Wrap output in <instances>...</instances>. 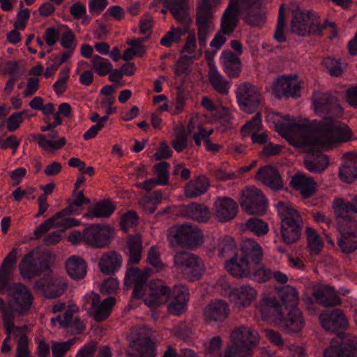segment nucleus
I'll return each instance as SVG.
<instances>
[{"label":"nucleus","instance_id":"13d9d810","mask_svg":"<svg viewBox=\"0 0 357 357\" xmlns=\"http://www.w3.org/2000/svg\"><path fill=\"white\" fill-rule=\"evenodd\" d=\"M222 339L217 336L213 337L208 344L206 346V354L208 357L215 356H222L223 350L222 349Z\"/></svg>","mask_w":357,"mask_h":357},{"label":"nucleus","instance_id":"dca6fc26","mask_svg":"<svg viewBox=\"0 0 357 357\" xmlns=\"http://www.w3.org/2000/svg\"><path fill=\"white\" fill-rule=\"evenodd\" d=\"M225 294L236 307L241 308L249 306L256 299L257 291L250 286L234 289L225 287Z\"/></svg>","mask_w":357,"mask_h":357},{"label":"nucleus","instance_id":"8fccbe9b","mask_svg":"<svg viewBox=\"0 0 357 357\" xmlns=\"http://www.w3.org/2000/svg\"><path fill=\"white\" fill-rule=\"evenodd\" d=\"M67 215H68L63 210L56 213L53 217L51 218H55L53 221V227H61L63 229H67L79 225L80 222L79 220L74 218L66 217Z\"/></svg>","mask_w":357,"mask_h":357},{"label":"nucleus","instance_id":"9b49d317","mask_svg":"<svg viewBox=\"0 0 357 357\" xmlns=\"http://www.w3.org/2000/svg\"><path fill=\"white\" fill-rule=\"evenodd\" d=\"M82 303L83 308L92 311L96 321H102L110 315L116 300L114 297H108L100 303L99 295L91 291L82 297Z\"/></svg>","mask_w":357,"mask_h":357},{"label":"nucleus","instance_id":"4c0bfd02","mask_svg":"<svg viewBox=\"0 0 357 357\" xmlns=\"http://www.w3.org/2000/svg\"><path fill=\"white\" fill-rule=\"evenodd\" d=\"M239 0H229V5L225 10V35L234 31L237 26Z\"/></svg>","mask_w":357,"mask_h":357},{"label":"nucleus","instance_id":"6e6552de","mask_svg":"<svg viewBox=\"0 0 357 357\" xmlns=\"http://www.w3.org/2000/svg\"><path fill=\"white\" fill-rule=\"evenodd\" d=\"M174 265L183 278L192 282L200 280L206 270L200 257L187 252H176L174 257Z\"/></svg>","mask_w":357,"mask_h":357},{"label":"nucleus","instance_id":"cd10ccee","mask_svg":"<svg viewBox=\"0 0 357 357\" xmlns=\"http://www.w3.org/2000/svg\"><path fill=\"white\" fill-rule=\"evenodd\" d=\"M240 255L255 266L262 260L264 253L261 246L256 241L248 238L241 245Z\"/></svg>","mask_w":357,"mask_h":357},{"label":"nucleus","instance_id":"ddd939ff","mask_svg":"<svg viewBox=\"0 0 357 357\" xmlns=\"http://www.w3.org/2000/svg\"><path fill=\"white\" fill-rule=\"evenodd\" d=\"M47 264L43 259L40 248H37L26 254L20 264V274L24 278H31L38 275Z\"/></svg>","mask_w":357,"mask_h":357},{"label":"nucleus","instance_id":"e433bc0d","mask_svg":"<svg viewBox=\"0 0 357 357\" xmlns=\"http://www.w3.org/2000/svg\"><path fill=\"white\" fill-rule=\"evenodd\" d=\"M121 257L115 252L104 253L99 261V268L102 273L110 274L119 269L121 265Z\"/></svg>","mask_w":357,"mask_h":357},{"label":"nucleus","instance_id":"603ef678","mask_svg":"<svg viewBox=\"0 0 357 357\" xmlns=\"http://www.w3.org/2000/svg\"><path fill=\"white\" fill-rule=\"evenodd\" d=\"M357 236L349 235V234L342 233L341 237L338 240L337 244L340 250L344 253H351L357 249Z\"/></svg>","mask_w":357,"mask_h":357},{"label":"nucleus","instance_id":"1a4fd4ad","mask_svg":"<svg viewBox=\"0 0 357 357\" xmlns=\"http://www.w3.org/2000/svg\"><path fill=\"white\" fill-rule=\"evenodd\" d=\"M167 239L172 247L192 248L201 243L202 234L195 226L183 225L169 228Z\"/></svg>","mask_w":357,"mask_h":357},{"label":"nucleus","instance_id":"9d476101","mask_svg":"<svg viewBox=\"0 0 357 357\" xmlns=\"http://www.w3.org/2000/svg\"><path fill=\"white\" fill-rule=\"evenodd\" d=\"M240 204L242 209L250 215H264L268 208L263 192L254 185L245 188L241 192Z\"/></svg>","mask_w":357,"mask_h":357},{"label":"nucleus","instance_id":"e2e57ef3","mask_svg":"<svg viewBox=\"0 0 357 357\" xmlns=\"http://www.w3.org/2000/svg\"><path fill=\"white\" fill-rule=\"evenodd\" d=\"M238 211V204L231 198L225 197V221L234 219Z\"/></svg>","mask_w":357,"mask_h":357},{"label":"nucleus","instance_id":"0eeeda50","mask_svg":"<svg viewBox=\"0 0 357 357\" xmlns=\"http://www.w3.org/2000/svg\"><path fill=\"white\" fill-rule=\"evenodd\" d=\"M230 338L231 344L227 349L225 357H246L247 353L259 341L257 331L245 326L235 328Z\"/></svg>","mask_w":357,"mask_h":357},{"label":"nucleus","instance_id":"09e8293b","mask_svg":"<svg viewBox=\"0 0 357 357\" xmlns=\"http://www.w3.org/2000/svg\"><path fill=\"white\" fill-rule=\"evenodd\" d=\"M306 236L308 247L312 255H318L324 247V241L316 231L311 228H306Z\"/></svg>","mask_w":357,"mask_h":357},{"label":"nucleus","instance_id":"774afa93","mask_svg":"<svg viewBox=\"0 0 357 357\" xmlns=\"http://www.w3.org/2000/svg\"><path fill=\"white\" fill-rule=\"evenodd\" d=\"M273 271L264 266H259L254 270L252 273L253 279L259 282H264L272 278Z\"/></svg>","mask_w":357,"mask_h":357},{"label":"nucleus","instance_id":"680f3d73","mask_svg":"<svg viewBox=\"0 0 357 357\" xmlns=\"http://www.w3.org/2000/svg\"><path fill=\"white\" fill-rule=\"evenodd\" d=\"M323 65L332 76L339 77L342 73V68L340 61L331 57L326 58L323 61Z\"/></svg>","mask_w":357,"mask_h":357},{"label":"nucleus","instance_id":"f8f14e48","mask_svg":"<svg viewBox=\"0 0 357 357\" xmlns=\"http://www.w3.org/2000/svg\"><path fill=\"white\" fill-rule=\"evenodd\" d=\"M114 235V229L107 225H92L84 230V241L96 248L108 245Z\"/></svg>","mask_w":357,"mask_h":357},{"label":"nucleus","instance_id":"473e14b6","mask_svg":"<svg viewBox=\"0 0 357 357\" xmlns=\"http://www.w3.org/2000/svg\"><path fill=\"white\" fill-rule=\"evenodd\" d=\"M182 215L199 222H204L211 217L208 208L197 203L184 205L181 208Z\"/></svg>","mask_w":357,"mask_h":357},{"label":"nucleus","instance_id":"49530a36","mask_svg":"<svg viewBox=\"0 0 357 357\" xmlns=\"http://www.w3.org/2000/svg\"><path fill=\"white\" fill-rule=\"evenodd\" d=\"M245 229L248 230L257 236L267 234L269 231V227L266 222L257 218L248 219L245 225Z\"/></svg>","mask_w":357,"mask_h":357},{"label":"nucleus","instance_id":"b1692460","mask_svg":"<svg viewBox=\"0 0 357 357\" xmlns=\"http://www.w3.org/2000/svg\"><path fill=\"white\" fill-rule=\"evenodd\" d=\"M255 179L272 189L278 190L282 187V178L278 171L271 165L260 167L255 174Z\"/></svg>","mask_w":357,"mask_h":357},{"label":"nucleus","instance_id":"5701e85b","mask_svg":"<svg viewBox=\"0 0 357 357\" xmlns=\"http://www.w3.org/2000/svg\"><path fill=\"white\" fill-rule=\"evenodd\" d=\"M226 268L228 272L234 277L248 278L250 276L252 271L255 266L246 260L245 258L241 257L240 254H236L226 263Z\"/></svg>","mask_w":357,"mask_h":357},{"label":"nucleus","instance_id":"3c124183","mask_svg":"<svg viewBox=\"0 0 357 357\" xmlns=\"http://www.w3.org/2000/svg\"><path fill=\"white\" fill-rule=\"evenodd\" d=\"M92 68L100 76L108 74L112 69V64L108 59L96 55L91 60Z\"/></svg>","mask_w":357,"mask_h":357},{"label":"nucleus","instance_id":"39448f33","mask_svg":"<svg viewBox=\"0 0 357 357\" xmlns=\"http://www.w3.org/2000/svg\"><path fill=\"white\" fill-rule=\"evenodd\" d=\"M158 1L170 10L173 16L178 22L183 23L182 27H171L170 30L161 38L160 41V45L167 47H170L173 44L178 43L181 39V36L188 30V23L190 22V19L187 13L188 0Z\"/></svg>","mask_w":357,"mask_h":357},{"label":"nucleus","instance_id":"f257e3e1","mask_svg":"<svg viewBox=\"0 0 357 357\" xmlns=\"http://www.w3.org/2000/svg\"><path fill=\"white\" fill-rule=\"evenodd\" d=\"M312 100L314 112L323 117L314 128L296 123H276V130L294 146H306L309 151H326L336 143L351 139L352 131L336 119L343 115V108L328 93L314 92Z\"/></svg>","mask_w":357,"mask_h":357},{"label":"nucleus","instance_id":"338daca9","mask_svg":"<svg viewBox=\"0 0 357 357\" xmlns=\"http://www.w3.org/2000/svg\"><path fill=\"white\" fill-rule=\"evenodd\" d=\"M339 227L342 233L357 236V220L351 217L343 222H339Z\"/></svg>","mask_w":357,"mask_h":357},{"label":"nucleus","instance_id":"f03ea898","mask_svg":"<svg viewBox=\"0 0 357 357\" xmlns=\"http://www.w3.org/2000/svg\"><path fill=\"white\" fill-rule=\"evenodd\" d=\"M152 273L150 268L140 271L138 268H130L125 277L126 285L134 284L133 294L137 298H144L145 304L150 308H157L165 304L169 299V312L176 316L182 314L186 309L189 301V291L187 287L176 285L169 288L159 281L147 279Z\"/></svg>","mask_w":357,"mask_h":357},{"label":"nucleus","instance_id":"0e129e2a","mask_svg":"<svg viewBox=\"0 0 357 357\" xmlns=\"http://www.w3.org/2000/svg\"><path fill=\"white\" fill-rule=\"evenodd\" d=\"M209 79L213 86L220 93L223 92V80L215 66H211L208 71Z\"/></svg>","mask_w":357,"mask_h":357},{"label":"nucleus","instance_id":"f704fd0d","mask_svg":"<svg viewBox=\"0 0 357 357\" xmlns=\"http://www.w3.org/2000/svg\"><path fill=\"white\" fill-rule=\"evenodd\" d=\"M40 148L46 151L52 152L61 149L66 143L63 137H58L57 132H53L49 135H37L34 137Z\"/></svg>","mask_w":357,"mask_h":357},{"label":"nucleus","instance_id":"c03bdc74","mask_svg":"<svg viewBox=\"0 0 357 357\" xmlns=\"http://www.w3.org/2000/svg\"><path fill=\"white\" fill-rule=\"evenodd\" d=\"M127 247L130 255L129 262L131 264L138 263L141 259L142 252L141 238L137 235L129 236Z\"/></svg>","mask_w":357,"mask_h":357},{"label":"nucleus","instance_id":"79ce46f5","mask_svg":"<svg viewBox=\"0 0 357 357\" xmlns=\"http://www.w3.org/2000/svg\"><path fill=\"white\" fill-rule=\"evenodd\" d=\"M115 206L109 201H102L96 203L89 211L84 215L87 219H93L94 218H107L110 216L114 211Z\"/></svg>","mask_w":357,"mask_h":357},{"label":"nucleus","instance_id":"a19ab883","mask_svg":"<svg viewBox=\"0 0 357 357\" xmlns=\"http://www.w3.org/2000/svg\"><path fill=\"white\" fill-rule=\"evenodd\" d=\"M279 296L281 299L282 306L284 305L288 311L298 308L299 295L294 287L289 285L284 287L280 291Z\"/></svg>","mask_w":357,"mask_h":357},{"label":"nucleus","instance_id":"f3484780","mask_svg":"<svg viewBox=\"0 0 357 357\" xmlns=\"http://www.w3.org/2000/svg\"><path fill=\"white\" fill-rule=\"evenodd\" d=\"M324 357H357V337L344 335L340 346L331 345L325 349Z\"/></svg>","mask_w":357,"mask_h":357},{"label":"nucleus","instance_id":"ea45409f","mask_svg":"<svg viewBox=\"0 0 357 357\" xmlns=\"http://www.w3.org/2000/svg\"><path fill=\"white\" fill-rule=\"evenodd\" d=\"M66 269L70 278L79 280L86 273V264L82 259L73 256L66 262Z\"/></svg>","mask_w":357,"mask_h":357},{"label":"nucleus","instance_id":"5fc2aeb1","mask_svg":"<svg viewBox=\"0 0 357 357\" xmlns=\"http://www.w3.org/2000/svg\"><path fill=\"white\" fill-rule=\"evenodd\" d=\"M25 112H15L11 114L4 121L9 132L17 130L24 121Z\"/></svg>","mask_w":357,"mask_h":357},{"label":"nucleus","instance_id":"bf43d9fd","mask_svg":"<svg viewBox=\"0 0 357 357\" xmlns=\"http://www.w3.org/2000/svg\"><path fill=\"white\" fill-rule=\"evenodd\" d=\"M168 167L166 162H161L154 166L158 185H165L168 181Z\"/></svg>","mask_w":357,"mask_h":357},{"label":"nucleus","instance_id":"a18cd8bd","mask_svg":"<svg viewBox=\"0 0 357 357\" xmlns=\"http://www.w3.org/2000/svg\"><path fill=\"white\" fill-rule=\"evenodd\" d=\"M196 48V38L195 33H190L188 36L185 44L183 48V52H186L188 55H182L178 61L177 66L178 67L182 63L190 64L192 59L196 57L195 50Z\"/></svg>","mask_w":357,"mask_h":357},{"label":"nucleus","instance_id":"7c9ffc66","mask_svg":"<svg viewBox=\"0 0 357 357\" xmlns=\"http://www.w3.org/2000/svg\"><path fill=\"white\" fill-rule=\"evenodd\" d=\"M75 307H68L63 315H57L56 317L51 319V324L53 326H59L61 328H71L75 331H82L84 326L77 317L75 316Z\"/></svg>","mask_w":357,"mask_h":357},{"label":"nucleus","instance_id":"69168bd1","mask_svg":"<svg viewBox=\"0 0 357 357\" xmlns=\"http://www.w3.org/2000/svg\"><path fill=\"white\" fill-rule=\"evenodd\" d=\"M138 222V216L134 211H129L123 215L121 221V229L127 231L135 227Z\"/></svg>","mask_w":357,"mask_h":357},{"label":"nucleus","instance_id":"4468645a","mask_svg":"<svg viewBox=\"0 0 357 357\" xmlns=\"http://www.w3.org/2000/svg\"><path fill=\"white\" fill-rule=\"evenodd\" d=\"M238 101L241 109L248 114L254 113L259 102L260 94L257 89L249 84H240L236 91Z\"/></svg>","mask_w":357,"mask_h":357},{"label":"nucleus","instance_id":"c756f323","mask_svg":"<svg viewBox=\"0 0 357 357\" xmlns=\"http://www.w3.org/2000/svg\"><path fill=\"white\" fill-rule=\"evenodd\" d=\"M313 295L317 302L324 306H335L342 301L334 288L328 285H319L314 289Z\"/></svg>","mask_w":357,"mask_h":357},{"label":"nucleus","instance_id":"a211bd4d","mask_svg":"<svg viewBox=\"0 0 357 357\" xmlns=\"http://www.w3.org/2000/svg\"><path fill=\"white\" fill-rule=\"evenodd\" d=\"M242 9L246 13L243 17L246 24L252 26H262L266 22V14L261 8V0H242Z\"/></svg>","mask_w":357,"mask_h":357},{"label":"nucleus","instance_id":"de8ad7c7","mask_svg":"<svg viewBox=\"0 0 357 357\" xmlns=\"http://www.w3.org/2000/svg\"><path fill=\"white\" fill-rule=\"evenodd\" d=\"M304 164L310 172L318 173L325 170L328 167L329 160L326 155L318 154L314 160L310 158H305Z\"/></svg>","mask_w":357,"mask_h":357},{"label":"nucleus","instance_id":"c9c22d12","mask_svg":"<svg viewBox=\"0 0 357 357\" xmlns=\"http://www.w3.org/2000/svg\"><path fill=\"white\" fill-rule=\"evenodd\" d=\"M305 325V321L301 311L294 308L288 311L287 317L284 319L282 327L287 333H298Z\"/></svg>","mask_w":357,"mask_h":357},{"label":"nucleus","instance_id":"c85d7f7f","mask_svg":"<svg viewBox=\"0 0 357 357\" xmlns=\"http://www.w3.org/2000/svg\"><path fill=\"white\" fill-rule=\"evenodd\" d=\"M257 310L263 319H267L274 313L280 317H283L282 305L273 293H269L259 301Z\"/></svg>","mask_w":357,"mask_h":357},{"label":"nucleus","instance_id":"393cba45","mask_svg":"<svg viewBox=\"0 0 357 357\" xmlns=\"http://www.w3.org/2000/svg\"><path fill=\"white\" fill-rule=\"evenodd\" d=\"M17 253V249H13L0 266V293L5 291L10 285L9 282L15 270Z\"/></svg>","mask_w":357,"mask_h":357},{"label":"nucleus","instance_id":"bb28decb","mask_svg":"<svg viewBox=\"0 0 357 357\" xmlns=\"http://www.w3.org/2000/svg\"><path fill=\"white\" fill-rule=\"evenodd\" d=\"M291 186L300 192L302 197L308 198L312 197L317 191V183L312 177L297 173L292 176L290 181Z\"/></svg>","mask_w":357,"mask_h":357},{"label":"nucleus","instance_id":"864d4df0","mask_svg":"<svg viewBox=\"0 0 357 357\" xmlns=\"http://www.w3.org/2000/svg\"><path fill=\"white\" fill-rule=\"evenodd\" d=\"M261 129V116L259 113L247 123H245L241 130V135L244 137L251 135V136L258 132Z\"/></svg>","mask_w":357,"mask_h":357},{"label":"nucleus","instance_id":"2eb2a0df","mask_svg":"<svg viewBox=\"0 0 357 357\" xmlns=\"http://www.w3.org/2000/svg\"><path fill=\"white\" fill-rule=\"evenodd\" d=\"M218 0H202L197 7V24L199 27L198 36L201 46L206 45L212 8L216 6Z\"/></svg>","mask_w":357,"mask_h":357},{"label":"nucleus","instance_id":"052dcab7","mask_svg":"<svg viewBox=\"0 0 357 357\" xmlns=\"http://www.w3.org/2000/svg\"><path fill=\"white\" fill-rule=\"evenodd\" d=\"M60 43L65 50H75L77 41L73 32L69 28L62 33Z\"/></svg>","mask_w":357,"mask_h":357},{"label":"nucleus","instance_id":"2f4dec72","mask_svg":"<svg viewBox=\"0 0 357 357\" xmlns=\"http://www.w3.org/2000/svg\"><path fill=\"white\" fill-rule=\"evenodd\" d=\"M339 177L346 183H351L357 179V156L354 154L344 155V162L340 167Z\"/></svg>","mask_w":357,"mask_h":357},{"label":"nucleus","instance_id":"20e7f679","mask_svg":"<svg viewBox=\"0 0 357 357\" xmlns=\"http://www.w3.org/2000/svg\"><path fill=\"white\" fill-rule=\"evenodd\" d=\"M276 206L281 218L282 240L288 245L296 243L301 238L303 227V219L299 212L289 203L280 202Z\"/></svg>","mask_w":357,"mask_h":357},{"label":"nucleus","instance_id":"6ab92c4d","mask_svg":"<svg viewBox=\"0 0 357 357\" xmlns=\"http://www.w3.org/2000/svg\"><path fill=\"white\" fill-rule=\"evenodd\" d=\"M67 284L63 278H46L35 284V289L49 298H54L63 294Z\"/></svg>","mask_w":357,"mask_h":357},{"label":"nucleus","instance_id":"412c9836","mask_svg":"<svg viewBox=\"0 0 357 357\" xmlns=\"http://www.w3.org/2000/svg\"><path fill=\"white\" fill-rule=\"evenodd\" d=\"M301 89L298 80L296 77L282 76L273 84V93L276 98L296 97Z\"/></svg>","mask_w":357,"mask_h":357},{"label":"nucleus","instance_id":"a878e982","mask_svg":"<svg viewBox=\"0 0 357 357\" xmlns=\"http://www.w3.org/2000/svg\"><path fill=\"white\" fill-rule=\"evenodd\" d=\"M130 347L133 351H128V357H155V344L147 337H139L130 342Z\"/></svg>","mask_w":357,"mask_h":357},{"label":"nucleus","instance_id":"7ed1b4c3","mask_svg":"<svg viewBox=\"0 0 357 357\" xmlns=\"http://www.w3.org/2000/svg\"><path fill=\"white\" fill-rule=\"evenodd\" d=\"M6 290L8 294V303L11 309L4 311V327L10 334L19 330L15 326V320L17 317L28 314L33 298L29 289L20 283H13Z\"/></svg>","mask_w":357,"mask_h":357},{"label":"nucleus","instance_id":"72a5a7b5","mask_svg":"<svg viewBox=\"0 0 357 357\" xmlns=\"http://www.w3.org/2000/svg\"><path fill=\"white\" fill-rule=\"evenodd\" d=\"M332 208L335 216L339 218V222H343L351 217V213L355 214L356 201L355 196L351 202L342 197L335 198L332 202Z\"/></svg>","mask_w":357,"mask_h":357},{"label":"nucleus","instance_id":"37998d69","mask_svg":"<svg viewBox=\"0 0 357 357\" xmlns=\"http://www.w3.org/2000/svg\"><path fill=\"white\" fill-rule=\"evenodd\" d=\"M223 314V302L221 300L211 301L204 309V316L208 324L221 320Z\"/></svg>","mask_w":357,"mask_h":357},{"label":"nucleus","instance_id":"4d7b16f0","mask_svg":"<svg viewBox=\"0 0 357 357\" xmlns=\"http://www.w3.org/2000/svg\"><path fill=\"white\" fill-rule=\"evenodd\" d=\"M163 192L161 190H156L151 193L149 196L144 197L140 202V204L143 205L148 203L150 206L145 210L149 213H153L155 210V204L160 203L164 199Z\"/></svg>","mask_w":357,"mask_h":357},{"label":"nucleus","instance_id":"4be33fe9","mask_svg":"<svg viewBox=\"0 0 357 357\" xmlns=\"http://www.w3.org/2000/svg\"><path fill=\"white\" fill-rule=\"evenodd\" d=\"M230 45L236 51V54L231 51L225 52V72L230 77H236L241 72V63L239 56L243 52V48L241 43L237 40H231Z\"/></svg>","mask_w":357,"mask_h":357},{"label":"nucleus","instance_id":"6e6d98bb","mask_svg":"<svg viewBox=\"0 0 357 357\" xmlns=\"http://www.w3.org/2000/svg\"><path fill=\"white\" fill-rule=\"evenodd\" d=\"M76 338H73L65 342H54L52 345L53 357H63L76 342Z\"/></svg>","mask_w":357,"mask_h":357},{"label":"nucleus","instance_id":"58836bf2","mask_svg":"<svg viewBox=\"0 0 357 357\" xmlns=\"http://www.w3.org/2000/svg\"><path fill=\"white\" fill-rule=\"evenodd\" d=\"M209 185L208 181L204 176H199L191 180L185 186V193L188 197L193 198L204 194Z\"/></svg>","mask_w":357,"mask_h":357},{"label":"nucleus","instance_id":"aec40b11","mask_svg":"<svg viewBox=\"0 0 357 357\" xmlns=\"http://www.w3.org/2000/svg\"><path fill=\"white\" fill-rule=\"evenodd\" d=\"M319 320L323 328L328 331L335 332L344 329L349 325L347 318L340 309H334L321 314Z\"/></svg>","mask_w":357,"mask_h":357},{"label":"nucleus","instance_id":"423d86ee","mask_svg":"<svg viewBox=\"0 0 357 357\" xmlns=\"http://www.w3.org/2000/svg\"><path fill=\"white\" fill-rule=\"evenodd\" d=\"M328 26L335 29L333 22L322 24L316 13L296 10L293 13L291 30L298 36L321 35L323 29Z\"/></svg>","mask_w":357,"mask_h":357}]
</instances>
